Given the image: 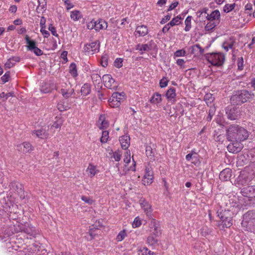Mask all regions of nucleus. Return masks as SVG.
Returning <instances> with one entry per match:
<instances>
[{"mask_svg":"<svg viewBox=\"0 0 255 255\" xmlns=\"http://www.w3.org/2000/svg\"><path fill=\"white\" fill-rule=\"evenodd\" d=\"M227 138L230 141H243L248 139L249 134L242 127L233 124L226 128Z\"/></svg>","mask_w":255,"mask_h":255,"instance_id":"nucleus-1","label":"nucleus"},{"mask_svg":"<svg viewBox=\"0 0 255 255\" xmlns=\"http://www.w3.org/2000/svg\"><path fill=\"white\" fill-rule=\"evenodd\" d=\"M254 96L252 91L246 89L238 90L231 97V103L233 105H241L253 99Z\"/></svg>","mask_w":255,"mask_h":255,"instance_id":"nucleus-2","label":"nucleus"},{"mask_svg":"<svg viewBox=\"0 0 255 255\" xmlns=\"http://www.w3.org/2000/svg\"><path fill=\"white\" fill-rule=\"evenodd\" d=\"M242 225L246 231L255 233V210L248 211L244 214Z\"/></svg>","mask_w":255,"mask_h":255,"instance_id":"nucleus-3","label":"nucleus"},{"mask_svg":"<svg viewBox=\"0 0 255 255\" xmlns=\"http://www.w3.org/2000/svg\"><path fill=\"white\" fill-rule=\"evenodd\" d=\"M204 56L207 60L214 66H221L225 61V55L220 52L207 53Z\"/></svg>","mask_w":255,"mask_h":255,"instance_id":"nucleus-4","label":"nucleus"},{"mask_svg":"<svg viewBox=\"0 0 255 255\" xmlns=\"http://www.w3.org/2000/svg\"><path fill=\"white\" fill-rule=\"evenodd\" d=\"M11 228L12 234L21 232L33 237L37 235V232L35 229L17 222L16 225H14L13 227H11Z\"/></svg>","mask_w":255,"mask_h":255,"instance_id":"nucleus-5","label":"nucleus"},{"mask_svg":"<svg viewBox=\"0 0 255 255\" xmlns=\"http://www.w3.org/2000/svg\"><path fill=\"white\" fill-rule=\"evenodd\" d=\"M100 46L99 41H96L90 44H86L84 47V51L86 54H93L99 51Z\"/></svg>","mask_w":255,"mask_h":255,"instance_id":"nucleus-6","label":"nucleus"},{"mask_svg":"<svg viewBox=\"0 0 255 255\" xmlns=\"http://www.w3.org/2000/svg\"><path fill=\"white\" fill-rule=\"evenodd\" d=\"M104 86L110 89L113 90H117L118 88V85H115L112 86V84L115 82V80L113 78L112 76L110 74H105L103 76L102 78Z\"/></svg>","mask_w":255,"mask_h":255,"instance_id":"nucleus-7","label":"nucleus"},{"mask_svg":"<svg viewBox=\"0 0 255 255\" xmlns=\"http://www.w3.org/2000/svg\"><path fill=\"white\" fill-rule=\"evenodd\" d=\"M230 143L227 146V149L229 152L233 153L239 152L243 148V145L242 141H230Z\"/></svg>","mask_w":255,"mask_h":255,"instance_id":"nucleus-8","label":"nucleus"},{"mask_svg":"<svg viewBox=\"0 0 255 255\" xmlns=\"http://www.w3.org/2000/svg\"><path fill=\"white\" fill-rule=\"evenodd\" d=\"M226 114L229 119L235 120L238 119L239 114L237 108L228 106L226 109Z\"/></svg>","mask_w":255,"mask_h":255,"instance_id":"nucleus-9","label":"nucleus"},{"mask_svg":"<svg viewBox=\"0 0 255 255\" xmlns=\"http://www.w3.org/2000/svg\"><path fill=\"white\" fill-rule=\"evenodd\" d=\"M241 192L242 195L249 198H255V186H248L244 187Z\"/></svg>","mask_w":255,"mask_h":255,"instance_id":"nucleus-10","label":"nucleus"},{"mask_svg":"<svg viewBox=\"0 0 255 255\" xmlns=\"http://www.w3.org/2000/svg\"><path fill=\"white\" fill-rule=\"evenodd\" d=\"M153 172L150 167H146L144 179L142 180L144 185H150L153 182Z\"/></svg>","mask_w":255,"mask_h":255,"instance_id":"nucleus-11","label":"nucleus"},{"mask_svg":"<svg viewBox=\"0 0 255 255\" xmlns=\"http://www.w3.org/2000/svg\"><path fill=\"white\" fill-rule=\"evenodd\" d=\"M181 17L180 15L173 18L168 23L166 24L162 28V31L164 33H166L170 28L171 27L174 26L176 25H178L180 23L179 21Z\"/></svg>","mask_w":255,"mask_h":255,"instance_id":"nucleus-12","label":"nucleus"},{"mask_svg":"<svg viewBox=\"0 0 255 255\" xmlns=\"http://www.w3.org/2000/svg\"><path fill=\"white\" fill-rule=\"evenodd\" d=\"M17 149L24 153H29L33 150V147L28 142H24L17 145Z\"/></svg>","mask_w":255,"mask_h":255,"instance_id":"nucleus-13","label":"nucleus"},{"mask_svg":"<svg viewBox=\"0 0 255 255\" xmlns=\"http://www.w3.org/2000/svg\"><path fill=\"white\" fill-rule=\"evenodd\" d=\"M231 176L232 170L229 168H227L220 172L219 178L223 181H227L230 180Z\"/></svg>","mask_w":255,"mask_h":255,"instance_id":"nucleus-14","label":"nucleus"},{"mask_svg":"<svg viewBox=\"0 0 255 255\" xmlns=\"http://www.w3.org/2000/svg\"><path fill=\"white\" fill-rule=\"evenodd\" d=\"M148 29L146 25H140L136 26L135 31L134 33L135 36H144L148 33Z\"/></svg>","mask_w":255,"mask_h":255,"instance_id":"nucleus-15","label":"nucleus"},{"mask_svg":"<svg viewBox=\"0 0 255 255\" xmlns=\"http://www.w3.org/2000/svg\"><path fill=\"white\" fill-rule=\"evenodd\" d=\"M236 181L238 184L244 186L248 184L251 180L247 175L241 174L237 178Z\"/></svg>","mask_w":255,"mask_h":255,"instance_id":"nucleus-16","label":"nucleus"},{"mask_svg":"<svg viewBox=\"0 0 255 255\" xmlns=\"http://www.w3.org/2000/svg\"><path fill=\"white\" fill-rule=\"evenodd\" d=\"M149 227L150 228V232L154 233V235L159 234V232L158 229V224L157 221L154 219H151L149 220L148 223Z\"/></svg>","mask_w":255,"mask_h":255,"instance_id":"nucleus-17","label":"nucleus"},{"mask_svg":"<svg viewBox=\"0 0 255 255\" xmlns=\"http://www.w3.org/2000/svg\"><path fill=\"white\" fill-rule=\"evenodd\" d=\"M218 216L221 220L225 219L230 220L232 219L233 213L229 210L222 211L221 212H217Z\"/></svg>","mask_w":255,"mask_h":255,"instance_id":"nucleus-18","label":"nucleus"},{"mask_svg":"<svg viewBox=\"0 0 255 255\" xmlns=\"http://www.w3.org/2000/svg\"><path fill=\"white\" fill-rule=\"evenodd\" d=\"M166 98L169 100L172 101L173 103L175 102V89L171 87L165 93Z\"/></svg>","mask_w":255,"mask_h":255,"instance_id":"nucleus-19","label":"nucleus"},{"mask_svg":"<svg viewBox=\"0 0 255 255\" xmlns=\"http://www.w3.org/2000/svg\"><path fill=\"white\" fill-rule=\"evenodd\" d=\"M129 136L128 135H123L120 137L119 140L123 149H128L129 146Z\"/></svg>","mask_w":255,"mask_h":255,"instance_id":"nucleus-20","label":"nucleus"},{"mask_svg":"<svg viewBox=\"0 0 255 255\" xmlns=\"http://www.w3.org/2000/svg\"><path fill=\"white\" fill-rule=\"evenodd\" d=\"M35 134L37 137L41 139L47 138L48 136V133L46 132L44 129H40L36 130H34L32 132V134Z\"/></svg>","mask_w":255,"mask_h":255,"instance_id":"nucleus-21","label":"nucleus"},{"mask_svg":"<svg viewBox=\"0 0 255 255\" xmlns=\"http://www.w3.org/2000/svg\"><path fill=\"white\" fill-rule=\"evenodd\" d=\"M45 21L46 19L44 17L42 16L41 18L40 23L41 27L40 32L44 35V37L47 38L49 36L50 33L48 31L44 29V28H45Z\"/></svg>","mask_w":255,"mask_h":255,"instance_id":"nucleus-22","label":"nucleus"},{"mask_svg":"<svg viewBox=\"0 0 255 255\" xmlns=\"http://www.w3.org/2000/svg\"><path fill=\"white\" fill-rule=\"evenodd\" d=\"M10 187L11 189L16 191L19 194H23V195H21V197L22 196L24 197V191L22 188V185L19 184L16 182H11L10 184Z\"/></svg>","mask_w":255,"mask_h":255,"instance_id":"nucleus-23","label":"nucleus"},{"mask_svg":"<svg viewBox=\"0 0 255 255\" xmlns=\"http://www.w3.org/2000/svg\"><path fill=\"white\" fill-rule=\"evenodd\" d=\"M158 234L154 235V233H151L147 239V243L149 245L154 246L157 244L158 239L157 237Z\"/></svg>","mask_w":255,"mask_h":255,"instance_id":"nucleus-24","label":"nucleus"},{"mask_svg":"<svg viewBox=\"0 0 255 255\" xmlns=\"http://www.w3.org/2000/svg\"><path fill=\"white\" fill-rule=\"evenodd\" d=\"M25 39L26 40V43L27 44V49L28 50L32 51L36 47V42L33 40H31L27 35H25Z\"/></svg>","mask_w":255,"mask_h":255,"instance_id":"nucleus-25","label":"nucleus"},{"mask_svg":"<svg viewBox=\"0 0 255 255\" xmlns=\"http://www.w3.org/2000/svg\"><path fill=\"white\" fill-rule=\"evenodd\" d=\"M96 30L98 31L100 29H106L108 27L107 23L103 19H100L99 21H95Z\"/></svg>","mask_w":255,"mask_h":255,"instance_id":"nucleus-26","label":"nucleus"},{"mask_svg":"<svg viewBox=\"0 0 255 255\" xmlns=\"http://www.w3.org/2000/svg\"><path fill=\"white\" fill-rule=\"evenodd\" d=\"M112 99H115L116 101H119L120 103L123 101L125 99V94L124 92L119 93L114 92L112 94Z\"/></svg>","mask_w":255,"mask_h":255,"instance_id":"nucleus-27","label":"nucleus"},{"mask_svg":"<svg viewBox=\"0 0 255 255\" xmlns=\"http://www.w3.org/2000/svg\"><path fill=\"white\" fill-rule=\"evenodd\" d=\"M162 98L161 94L157 92L154 93L151 97L149 102L152 104H158L161 102Z\"/></svg>","mask_w":255,"mask_h":255,"instance_id":"nucleus-28","label":"nucleus"},{"mask_svg":"<svg viewBox=\"0 0 255 255\" xmlns=\"http://www.w3.org/2000/svg\"><path fill=\"white\" fill-rule=\"evenodd\" d=\"M81 92L84 96H87L91 92V86L89 84L85 83L81 88Z\"/></svg>","mask_w":255,"mask_h":255,"instance_id":"nucleus-29","label":"nucleus"},{"mask_svg":"<svg viewBox=\"0 0 255 255\" xmlns=\"http://www.w3.org/2000/svg\"><path fill=\"white\" fill-rule=\"evenodd\" d=\"M219 24V21H209L205 26L206 31H210Z\"/></svg>","mask_w":255,"mask_h":255,"instance_id":"nucleus-30","label":"nucleus"},{"mask_svg":"<svg viewBox=\"0 0 255 255\" xmlns=\"http://www.w3.org/2000/svg\"><path fill=\"white\" fill-rule=\"evenodd\" d=\"M69 73L73 77L77 76V66L75 63H72L69 67Z\"/></svg>","mask_w":255,"mask_h":255,"instance_id":"nucleus-31","label":"nucleus"},{"mask_svg":"<svg viewBox=\"0 0 255 255\" xmlns=\"http://www.w3.org/2000/svg\"><path fill=\"white\" fill-rule=\"evenodd\" d=\"M141 206L147 214L151 213V206L147 202L143 201L141 203Z\"/></svg>","mask_w":255,"mask_h":255,"instance_id":"nucleus-32","label":"nucleus"},{"mask_svg":"<svg viewBox=\"0 0 255 255\" xmlns=\"http://www.w3.org/2000/svg\"><path fill=\"white\" fill-rule=\"evenodd\" d=\"M199 50L200 54H203L204 52V49L202 48L199 44H196L192 46V53H195Z\"/></svg>","mask_w":255,"mask_h":255,"instance_id":"nucleus-33","label":"nucleus"},{"mask_svg":"<svg viewBox=\"0 0 255 255\" xmlns=\"http://www.w3.org/2000/svg\"><path fill=\"white\" fill-rule=\"evenodd\" d=\"M192 19V17L191 16H188L186 17L185 20V27L184 30L185 31H189L191 29Z\"/></svg>","mask_w":255,"mask_h":255,"instance_id":"nucleus-34","label":"nucleus"},{"mask_svg":"<svg viewBox=\"0 0 255 255\" xmlns=\"http://www.w3.org/2000/svg\"><path fill=\"white\" fill-rule=\"evenodd\" d=\"M211 16L213 21H220V13L218 10L213 11L211 13Z\"/></svg>","mask_w":255,"mask_h":255,"instance_id":"nucleus-35","label":"nucleus"},{"mask_svg":"<svg viewBox=\"0 0 255 255\" xmlns=\"http://www.w3.org/2000/svg\"><path fill=\"white\" fill-rule=\"evenodd\" d=\"M214 99L213 95L211 93H207L204 96V100L208 106L209 104H211Z\"/></svg>","mask_w":255,"mask_h":255,"instance_id":"nucleus-36","label":"nucleus"},{"mask_svg":"<svg viewBox=\"0 0 255 255\" xmlns=\"http://www.w3.org/2000/svg\"><path fill=\"white\" fill-rule=\"evenodd\" d=\"M98 231V229L96 228V226L94 225L90 227V229L89 231V234L90 236L91 237V239L94 238V237L98 234L97 232Z\"/></svg>","mask_w":255,"mask_h":255,"instance_id":"nucleus-37","label":"nucleus"},{"mask_svg":"<svg viewBox=\"0 0 255 255\" xmlns=\"http://www.w3.org/2000/svg\"><path fill=\"white\" fill-rule=\"evenodd\" d=\"M104 119V117L102 115L99 117V122H101V126H99L100 129L106 128L108 127V122L105 120Z\"/></svg>","mask_w":255,"mask_h":255,"instance_id":"nucleus-38","label":"nucleus"},{"mask_svg":"<svg viewBox=\"0 0 255 255\" xmlns=\"http://www.w3.org/2000/svg\"><path fill=\"white\" fill-rule=\"evenodd\" d=\"M31 248L24 249L22 251H19L16 253L15 255H34L33 253L31 252Z\"/></svg>","mask_w":255,"mask_h":255,"instance_id":"nucleus-39","label":"nucleus"},{"mask_svg":"<svg viewBox=\"0 0 255 255\" xmlns=\"http://www.w3.org/2000/svg\"><path fill=\"white\" fill-rule=\"evenodd\" d=\"M91 78L94 83L95 84H99L102 81V78L100 75L97 73H93L91 75Z\"/></svg>","mask_w":255,"mask_h":255,"instance_id":"nucleus-40","label":"nucleus"},{"mask_svg":"<svg viewBox=\"0 0 255 255\" xmlns=\"http://www.w3.org/2000/svg\"><path fill=\"white\" fill-rule=\"evenodd\" d=\"M14 93L13 92H8L7 93H5L4 92H2L0 94V98L2 99V101L3 102H5L9 97H13Z\"/></svg>","mask_w":255,"mask_h":255,"instance_id":"nucleus-41","label":"nucleus"},{"mask_svg":"<svg viewBox=\"0 0 255 255\" xmlns=\"http://www.w3.org/2000/svg\"><path fill=\"white\" fill-rule=\"evenodd\" d=\"M70 16L74 20H78L81 18L80 13L78 10L72 11Z\"/></svg>","mask_w":255,"mask_h":255,"instance_id":"nucleus-42","label":"nucleus"},{"mask_svg":"<svg viewBox=\"0 0 255 255\" xmlns=\"http://www.w3.org/2000/svg\"><path fill=\"white\" fill-rule=\"evenodd\" d=\"M87 172H88V176L93 177L96 174L95 167V166L89 165L88 166Z\"/></svg>","mask_w":255,"mask_h":255,"instance_id":"nucleus-43","label":"nucleus"},{"mask_svg":"<svg viewBox=\"0 0 255 255\" xmlns=\"http://www.w3.org/2000/svg\"><path fill=\"white\" fill-rule=\"evenodd\" d=\"M236 5L235 3L232 4H226L224 7V12L227 13L230 12L235 8Z\"/></svg>","mask_w":255,"mask_h":255,"instance_id":"nucleus-44","label":"nucleus"},{"mask_svg":"<svg viewBox=\"0 0 255 255\" xmlns=\"http://www.w3.org/2000/svg\"><path fill=\"white\" fill-rule=\"evenodd\" d=\"M57 108L60 111H64L69 109V107L64 102H60L57 104Z\"/></svg>","mask_w":255,"mask_h":255,"instance_id":"nucleus-45","label":"nucleus"},{"mask_svg":"<svg viewBox=\"0 0 255 255\" xmlns=\"http://www.w3.org/2000/svg\"><path fill=\"white\" fill-rule=\"evenodd\" d=\"M199 155L197 153H194V157L193 159L191 160V162L194 164L196 166H199L201 161H200L199 159Z\"/></svg>","mask_w":255,"mask_h":255,"instance_id":"nucleus-46","label":"nucleus"},{"mask_svg":"<svg viewBox=\"0 0 255 255\" xmlns=\"http://www.w3.org/2000/svg\"><path fill=\"white\" fill-rule=\"evenodd\" d=\"M108 101L110 106L113 108L119 107L121 105V103H120L119 101H116L115 99H112L111 97L109 99Z\"/></svg>","mask_w":255,"mask_h":255,"instance_id":"nucleus-47","label":"nucleus"},{"mask_svg":"<svg viewBox=\"0 0 255 255\" xmlns=\"http://www.w3.org/2000/svg\"><path fill=\"white\" fill-rule=\"evenodd\" d=\"M109 138V132L107 130H105L102 132V135L100 138V141L102 143L107 142Z\"/></svg>","mask_w":255,"mask_h":255,"instance_id":"nucleus-48","label":"nucleus"},{"mask_svg":"<svg viewBox=\"0 0 255 255\" xmlns=\"http://www.w3.org/2000/svg\"><path fill=\"white\" fill-rule=\"evenodd\" d=\"M108 55L104 54L101 57V65L103 67H106L108 66Z\"/></svg>","mask_w":255,"mask_h":255,"instance_id":"nucleus-49","label":"nucleus"},{"mask_svg":"<svg viewBox=\"0 0 255 255\" xmlns=\"http://www.w3.org/2000/svg\"><path fill=\"white\" fill-rule=\"evenodd\" d=\"M127 236V233L125 230L121 231L117 236V240L118 242L123 241Z\"/></svg>","mask_w":255,"mask_h":255,"instance_id":"nucleus-50","label":"nucleus"},{"mask_svg":"<svg viewBox=\"0 0 255 255\" xmlns=\"http://www.w3.org/2000/svg\"><path fill=\"white\" fill-rule=\"evenodd\" d=\"M136 49L140 51H148L150 50V47L147 44H138L137 45Z\"/></svg>","mask_w":255,"mask_h":255,"instance_id":"nucleus-51","label":"nucleus"},{"mask_svg":"<svg viewBox=\"0 0 255 255\" xmlns=\"http://www.w3.org/2000/svg\"><path fill=\"white\" fill-rule=\"evenodd\" d=\"M222 221L223 226V227L229 228L230 227L233 223H232V219H231L230 220L223 219V220H221Z\"/></svg>","mask_w":255,"mask_h":255,"instance_id":"nucleus-52","label":"nucleus"},{"mask_svg":"<svg viewBox=\"0 0 255 255\" xmlns=\"http://www.w3.org/2000/svg\"><path fill=\"white\" fill-rule=\"evenodd\" d=\"M169 82V80L166 77H163L159 82V86L161 88L166 87Z\"/></svg>","mask_w":255,"mask_h":255,"instance_id":"nucleus-53","label":"nucleus"},{"mask_svg":"<svg viewBox=\"0 0 255 255\" xmlns=\"http://www.w3.org/2000/svg\"><path fill=\"white\" fill-rule=\"evenodd\" d=\"M145 152L146 155L151 159L153 157V152L152 148L150 146H146Z\"/></svg>","mask_w":255,"mask_h":255,"instance_id":"nucleus-54","label":"nucleus"},{"mask_svg":"<svg viewBox=\"0 0 255 255\" xmlns=\"http://www.w3.org/2000/svg\"><path fill=\"white\" fill-rule=\"evenodd\" d=\"M10 78V72H6L1 77V80L2 82V84H4L8 81Z\"/></svg>","mask_w":255,"mask_h":255,"instance_id":"nucleus-55","label":"nucleus"},{"mask_svg":"<svg viewBox=\"0 0 255 255\" xmlns=\"http://www.w3.org/2000/svg\"><path fill=\"white\" fill-rule=\"evenodd\" d=\"M238 69L239 70H242L244 68V59L242 57H240L237 61Z\"/></svg>","mask_w":255,"mask_h":255,"instance_id":"nucleus-56","label":"nucleus"},{"mask_svg":"<svg viewBox=\"0 0 255 255\" xmlns=\"http://www.w3.org/2000/svg\"><path fill=\"white\" fill-rule=\"evenodd\" d=\"M186 52L184 49H180L177 50L174 53V57H180V56H184L186 55Z\"/></svg>","mask_w":255,"mask_h":255,"instance_id":"nucleus-57","label":"nucleus"},{"mask_svg":"<svg viewBox=\"0 0 255 255\" xmlns=\"http://www.w3.org/2000/svg\"><path fill=\"white\" fill-rule=\"evenodd\" d=\"M81 199L83 201L89 205H92L94 202V201L92 198L85 196H82L81 197Z\"/></svg>","mask_w":255,"mask_h":255,"instance_id":"nucleus-58","label":"nucleus"},{"mask_svg":"<svg viewBox=\"0 0 255 255\" xmlns=\"http://www.w3.org/2000/svg\"><path fill=\"white\" fill-rule=\"evenodd\" d=\"M114 66L117 68H121L123 66V59L117 58L114 62Z\"/></svg>","mask_w":255,"mask_h":255,"instance_id":"nucleus-59","label":"nucleus"},{"mask_svg":"<svg viewBox=\"0 0 255 255\" xmlns=\"http://www.w3.org/2000/svg\"><path fill=\"white\" fill-rule=\"evenodd\" d=\"M48 30L51 31L53 35L56 37H58V34H57L56 28L52 24H49L48 26Z\"/></svg>","mask_w":255,"mask_h":255,"instance_id":"nucleus-60","label":"nucleus"},{"mask_svg":"<svg viewBox=\"0 0 255 255\" xmlns=\"http://www.w3.org/2000/svg\"><path fill=\"white\" fill-rule=\"evenodd\" d=\"M140 225L141 221L140 220V219L138 217L135 218L132 223V227L133 228H137L140 226Z\"/></svg>","mask_w":255,"mask_h":255,"instance_id":"nucleus-61","label":"nucleus"},{"mask_svg":"<svg viewBox=\"0 0 255 255\" xmlns=\"http://www.w3.org/2000/svg\"><path fill=\"white\" fill-rule=\"evenodd\" d=\"M31 51L34 52V53L37 56H41L43 54V52L37 47H36Z\"/></svg>","mask_w":255,"mask_h":255,"instance_id":"nucleus-62","label":"nucleus"},{"mask_svg":"<svg viewBox=\"0 0 255 255\" xmlns=\"http://www.w3.org/2000/svg\"><path fill=\"white\" fill-rule=\"evenodd\" d=\"M11 59H10V58L7 60L6 62L4 64V66L6 68H10L11 67H13L15 63L11 62Z\"/></svg>","mask_w":255,"mask_h":255,"instance_id":"nucleus-63","label":"nucleus"},{"mask_svg":"<svg viewBox=\"0 0 255 255\" xmlns=\"http://www.w3.org/2000/svg\"><path fill=\"white\" fill-rule=\"evenodd\" d=\"M61 93L62 96L66 99L68 98L71 96V94L70 93H68L65 89H62L61 90Z\"/></svg>","mask_w":255,"mask_h":255,"instance_id":"nucleus-64","label":"nucleus"}]
</instances>
